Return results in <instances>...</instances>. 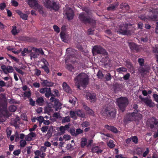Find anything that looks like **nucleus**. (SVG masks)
<instances>
[{"instance_id":"f257e3e1","label":"nucleus","mask_w":158,"mask_h":158,"mask_svg":"<svg viewBox=\"0 0 158 158\" xmlns=\"http://www.w3.org/2000/svg\"><path fill=\"white\" fill-rule=\"evenodd\" d=\"M89 80L87 75L83 73H80L74 78L75 85L79 89H80L81 86L84 87L88 85Z\"/></svg>"},{"instance_id":"f03ea898","label":"nucleus","mask_w":158,"mask_h":158,"mask_svg":"<svg viewBox=\"0 0 158 158\" xmlns=\"http://www.w3.org/2000/svg\"><path fill=\"white\" fill-rule=\"evenodd\" d=\"M102 113L107 118L113 119L116 117V110L114 108L106 106L102 110Z\"/></svg>"},{"instance_id":"7ed1b4c3","label":"nucleus","mask_w":158,"mask_h":158,"mask_svg":"<svg viewBox=\"0 0 158 158\" xmlns=\"http://www.w3.org/2000/svg\"><path fill=\"white\" fill-rule=\"evenodd\" d=\"M117 105L120 110L123 112L128 104V99L126 97H121L117 99Z\"/></svg>"},{"instance_id":"20e7f679","label":"nucleus","mask_w":158,"mask_h":158,"mask_svg":"<svg viewBox=\"0 0 158 158\" xmlns=\"http://www.w3.org/2000/svg\"><path fill=\"white\" fill-rule=\"evenodd\" d=\"M44 6L50 9L55 11H57L59 9L58 2L51 0H42Z\"/></svg>"},{"instance_id":"39448f33","label":"nucleus","mask_w":158,"mask_h":158,"mask_svg":"<svg viewBox=\"0 0 158 158\" xmlns=\"http://www.w3.org/2000/svg\"><path fill=\"white\" fill-rule=\"evenodd\" d=\"M78 18L81 22L84 24L91 23L93 21L89 14L84 12H82L79 14Z\"/></svg>"},{"instance_id":"423d86ee","label":"nucleus","mask_w":158,"mask_h":158,"mask_svg":"<svg viewBox=\"0 0 158 158\" xmlns=\"http://www.w3.org/2000/svg\"><path fill=\"white\" fill-rule=\"evenodd\" d=\"M92 52L94 54H102L104 56L107 55L108 53L102 47L97 45L95 46L92 49Z\"/></svg>"},{"instance_id":"0eeeda50","label":"nucleus","mask_w":158,"mask_h":158,"mask_svg":"<svg viewBox=\"0 0 158 158\" xmlns=\"http://www.w3.org/2000/svg\"><path fill=\"white\" fill-rule=\"evenodd\" d=\"M148 125L151 129L158 128V120L154 117L150 118L148 121Z\"/></svg>"},{"instance_id":"6e6552de","label":"nucleus","mask_w":158,"mask_h":158,"mask_svg":"<svg viewBox=\"0 0 158 158\" xmlns=\"http://www.w3.org/2000/svg\"><path fill=\"white\" fill-rule=\"evenodd\" d=\"M40 93L42 94H45V96L48 98L51 95L52 91L50 88H44L40 89L39 91Z\"/></svg>"},{"instance_id":"1a4fd4ad","label":"nucleus","mask_w":158,"mask_h":158,"mask_svg":"<svg viewBox=\"0 0 158 158\" xmlns=\"http://www.w3.org/2000/svg\"><path fill=\"white\" fill-rule=\"evenodd\" d=\"M1 68L5 74H7L9 73H12L14 70L13 68L10 65L6 66L3 64L1 66Z\"/></svg>"},{"instance_id":"9d476101","label":"nucleus","mask_w":158,"mask_h":158,"mask_svg":"<svg viewBox=\"0 0 158 158\" xmlns=\"http://www.w3.org/2000/svg\"><path fill=\"white\" fill-rule=\"evenodd\" d=\"M150 12L152 14L149 16V18L152 21H156L158 17V9H152Z\"/></svg>"},{"instance_id":"9b49d317","label":"nucleus","mask_w":158,"mask_h":158,"mask_svg":"<svg viewBox=\"0 0 158 158\" xmlns=\"http://www.w3.org/2000/svg\"><path fill=\"white\" fill-rule=\"evenodd\" d=\"M136 116V114H135V112L128 113L124 118V121L127 122L129 121H132L134 119L135 117Z\"/></svg>"},{"instance_id":"f8f14e48","label":"nucleus","mask_w":158,"mask_h":158,"mask_svg":"<svg viewBox=\"0 0 158 158\" xmlns=\"http://www.w3.org/2000/svg\"><path fill=\"white\" fill-rule=\"evenodd\" d=\"M83 132V130L80 128L77 129L76 131L74 128L70 129V132L71 135L75 137H77L79 135L82 133Z\"/></svg>"},{"instance_id":"ddd939ff","label":"nucleus","mask_w":158,"mask_h":158,"mask_svg":"<svg viewBox=\"0 0 158 158\" xmlns=\"http://www.w3.org/2000/svg\"><path fill=\"white\" fill-rule=\"evenodd\" d=\"M86 97L87 98L90 100L91 102H94L97 100L96 95L94 93H87Z\"/></svg>"},{"instance_id":"4468645a","label":"nucleus","mask_w":158,"mask_h":158,"mask_svg":"<svg viewBox=\"0 0 158 158\" xmlns=\"http://www.w3.org/2000/svg\"><path fill=\"white\" fill-rule=\"evenodd\" d=\"M68 20H72L73 18L74 14L73 11L71 8H69L65 13Z\"/></svg>"},{"instance_id":"2eb2a0df","label":"nucleus","mask_w":158,"mask_h":158,"mask_svg":"<svg viewBox=\"0 0 158 158\" xmlns=\"http://www.w3.org/2000/svg\"><path fill=\"white\" fill-rule=\"evenodd\" d=\"M16 12L22 19L25 20H27L28 17V14L23 13L22 11L19 10H17L16 11Z\"/></svg>"},{"instance_id":"dca6fc26","label":"nucleus","mask_w":158,"mask_h":158,"mask_svg":"<svg viewBox=\"0 0 158 158\" xmlns=\"http://www.w3.org/2000/svg\"><path fill=\"white\" fill-rule=\"evenodd\" d=\"M128 46L131 51L135 50L138 52L139 49L138 45L133 42H128Z\"/></svg>"},{"instance_id":"f3484780","label":"nucleus","mask_w":158,"mask_h":158,"mask_svg":"<svg viewBox=\"0 0 158 158\" xmlns=\"http://www.w3.org/2000/svg\"><path fill=\"white\" fill-rule=\"evenodd\" d=\"M127 26H123L120 27L118 31V33L122 35H127L128 34V32L127 30Z\"/></svg>"},{"instance_id":"a211bd4d","label":"nucleus","mask_w":158,"mask_h":158,"mask_svg":"<svg viewBox=\"0 0 158 158\" xmlns=\"http://www.w3.org/2000/svg\"><path fill=\"white\" fill-rule=\"evenodd\" d=\"M119 4L118 2H115L114 3L110 4L109 6L107 8V10L108 11L114 10H116V8L118 6Z\"/></svg>"},{"instance_id":"6ab92c4d","label":"nucleus","mask_w":158,"mask_h":158,"mask_svg":"<svg viewBox=\"0 0 158 158\" xmlns=\"http://www.w3.org/2000/svg\"><path fill=\"white\" fill-rule=\"evenodd\" d=\"M41 83L43 86L51 87L53 85L54 83L47 80H41Z\"/></svg>"},{"instance_id":"aec40b11","label":"nucleus","mask_w":158,"mask_h":158,"mask_svg":"<svg viewBox=\"0 0 158 158\" xmlns=\"http://www.w3.org/2000/svg\"><path fill=\"white\" fill-rule=\"evenodd\" d=\"M7 102L6 101H3L0 103V113H2L3 111L7 110Z\"/></svg>"},{"instance_id":"412c9836","label":"nucleus","mask_w":158,"mask_h":158,"mask_svg":"<svg viewBox=\"0 0 158 158\" xmlns=\"http://www.w3.org/2000/svg\"><path fill=\"white\" fill-rule=\"evenodd\" d=\"M53 102L54 103V106L56 111H57L58 109H61V104L60 102L59 99H56Z\"/></svg>"},{"instance_id":"4be33fe9","label":"nucleus","mask_w":158,"mask_h":158,"mask_svg":"<svg viewBox=\"0 0 158 158\" xmlns=\"http://www.w3.org/2000/svg\"><path fill=\"white\" fill-rule=\"evenodd\" d=\"M93 153H96L98 154L102 153L103 150L99 146H95L92 148V149Z\"/></svg>"},{"instance_id":"5701e85b","label":"nucleus","mask_w":158,"mask_h":158,"mask_svg":"<svg viewBox=\"0 0 158 158\" xmlns=\"http://www.w3.org/2000/svg\"><path fill=\"white\" fill-rule=\"evenodd\" d=\"M105 128L114 133H117L118 131L117 129L115 127L112 126H109L108 125H106L105 126Z\"/></svg>"},{"instance_id":"b1692460","label":"nucleus","mask_w":158,"mask_h":158,"mask_svg":"<svg viewBox=\"0 0 158 158\" xmlns=\"http://www.w3.org/2000/svg\"><path fill=\"white\" fill-rule=\"evenodd\" d=\"M62 86L64 90L67 93H70L71 90L69 86L66 83L64 82L62 84Z\"/></svg>"},{"instance_id":"393cba45","label":"nucleus","mask_w":158,"mask_h":158,"mask_svg":"<svg viewBox=\"0 0 158 158\" xmlns=\"http://www.w3.org/2000/svg\"><path fill=\"white\" fill-rule=\"evenodd\" d=\"M140 98L148 106L150 107H152V101L151 100L148 99L147 98H141L140 97Z\"/></svg>"},{"instance_id":"a878e982","label":"nucleus","mask_w":158,"mask_h":158,"mask_svg":"<svg viewBox=\"0 0 158 158\" xmlns=\"http://www.w3.org/2000/svg\"><path fill=\"white\" fill-rule=\"evenodd\" d=\"M22 55L23 56H25L26 55V54H30L31 57L32 50H29L27 48H24L23 50L21 52Z\"/></svg>"},{"instance_id":"bb28decb","label":"nucleus","mask_w":158,"mask_h":158,"mask_svg":"<svg viewBox=\"0 0 158 158\" xmlns=\"http://www.w3.org/2000/svg\"><path fill=\"white\" fill-rule=\"evenodd\" d=\"M83 106L85 110L87 112V113L88 114L94 116V112L92 109L85 105H84Z\"/></svg>"},{"instance_id":"cd10ccee","label":"nucleus","mask_w":158,"mask_h":158,"mask_svg":"<svg viewBox=\"0 0 158 158\" xmlns=\"http://www.w3.org/2000/svg\"><path fill=\"white\" fill-rule=\"evenodd\" d=\"M66 52L69 55H73L74 54H75L76 51L74 49L69 48L66 49Z\"/></svg>"},{"instance_id":"c85d7f7f","label":"nucleus","mask_w":158,"mask_h":158,"mask_svg":"<svg viewBox=\"0 0 158 158\" xmlns=\"http://www.w3.org/2000/svg\"><path fill=\"white\" fill-rule=\"evenodd\" d=\"M76 115L78 117L83 118L85 116V114L84 112L80 110H76Z\"/></svg>"},{"instance_id":"c756f323","label":"nucleus","mask_w":158,"mask_h":158,"mask_svg":"<svg viewBox=\"0 0 158 158\" xmlns=\"http://www.w3.org/2000/svg\"><path fill=\"white\" fill-rule=\"evenodd\" d=\"M87 139L86 138H82L81 139V147L83 148L85 146H87Z\"/></svg>"},{"instance_id":"7c9ffc66","label":"nucleus","mask_w":158,"mask_h":158,"mask_svg":"<svg viewBox=\"0 0 158 158\" xmlns=\"http://www.w3.org/2000/svg\"><path fill=\"white\" fill-rule=\"evenodd\" d=\"M12 28L11 32L13 35H15L19 32V30L17 29V27L15 25L13 26Z\"/></svg>"},{"instance_id":"2f4dec72","label":"nucleus","mask_w":158,"mask_h":158,"mask_svg":"<svg viewBox=\"0 0 158 158\" xmlns=\"http://www.w3.org/2000/svg\"><path fill=\"white\" fill-rule=\"evenodd\" d=\"M60 35L62 40L64 42H66L67 40L66 39V35L65 33L61 31L60 33Z\"/></svg>"},{"instance_id":"473e14b6","label":"nucleus","mask_w":158,"mask_h":158,"mask_svg":"<svg viewBox=\"0 0 158 158\" xmlns=\"http://www.w3.org/2000/svg\"><path fill=\"white\" fill-rule=\"evenodd\" d=\"M121 85L116 83L113 85V88L115 91H118L121 89Z\"/></svg>"},{"instance_id":"72a5a7b5","label":"nucleus","mask_w":158,"mask_h":158,"mask_svg":"<svg viewBox=\"0 0 158 158\" xmlns=\"http://www.w3.org/2000/svg\"><path fill=\"white\" fill-rule=\"evenodd\" d=\"M76 114V111H74L71 110L69 112V115L70 117L73 118L74 120H76L77 118Z\"/></svg>"},{"instance_id":"f704fd0d","label":"nucleus","mask_w":158,"mask_h":158,"mask_svg":"<svg viewBox=\"0 0 158 158\" xmlns=\"http://www.w3.org/2000/svg\"><path fill=\"white\" fill-rule=\"evenodd\" d=\"M70 117L69 116H67L63 117L62 119L61 122L62 123H69L70 121Z\"/></svg>"},{"instance_id":"c9c22d12","label":"nucleus","mask_w":158,"mask_h":158,"mask_svg":"<svg viewBox=\"0 0 158 158\" xmlns=\"http://www.w3.org/2000/svg\"><path fill=\"white\" fill-rule=\"evenodd\" d=\"M32 49L35 52H38L39 53L42 55H44V52L41 48L38 49L37 48L33 47L32 48Z\"/></svg>"},{"instance_id":"e433bc0d","label":"nucleus","mask_w":158,"mask_h":158,"mask_svg":"<svg viewBox=\"0 0 158 158\" xmlns=\"http://www.w3.org/2000/svg\"><path fill=\"white\" fill-rule=\"evenodd\" d=\"M108 146L111 148H114L115 146L113 140H110L107 143Z\"/></svg>"},{"instance_id":"4c0bfd02","label":"nucleus","mask_w":158,"mask_h":158,"mask_svg":"<svg viewBox=\"0 0 158 158\" xmlns=\"http://www.w3.org/2000/svg\"><path fill=\"white\" fill-rule=\"evenodd\" d=\"M132 141L135 144H137L138 143V139L136 136H132L131 137Z\"/></svg>"},{"instance_id":"58836bf2","label":"nucleus","mask_w":158,"mask_h":158,"mask_svg":"<svg viewBox=\"0 0 158 158\" xmlns=\"http://www.w3.org/2000/svg\"><path fill=\"white\" fill-rule=\"evenodd\" d=\"M44 101V99L42 97H40L37 99L36 102L38 104L40 105V104L43 103Z\"/></svg>"},{"instance_id":"ea45409f","label":"nucleus","mask_w":158,"mask_h":158,"mask_svg":"<svg viewBox=\"0 0 158 158\" xmlns=\"http://www.w3.org/2000/svg\"><path fill=\"white\" fill-rule=\"evenodd\" d=\"M90 123L87 121L84 122L81 124V125L83 127H87L90 126Z\"/></svg>"},{"instance_id":"a19ab883","label":"nucleus","mask_w":158,"mask_h":158,"mask_svg":"<svg viewBox=\"0 0 158 158\" xmlns=\"http://www.w3.org/2000/svg\"><path fill=\"white\" fill-rule=\"evenodd\" d=\"M17 107L14 105H11L9 107V110L11 112H14L15 111Z\"/></svg>"},{"instance_id":"79ce46f5","label":"nucleus","mask_w":158,"mask_h":158,"mask_svg":"<svg viewBox=\"0 0 158 158\" xmlns=\"http://www.w3.org/2000/svg\"><path fill=\"white\" fill-rule=\"evenodd\" d=\"M117 72L119 73H121L122 72H126L127 69L125 67H120L116 69Z\"/></svg>"},{"instance_id":"37998d69","label":"nucleus","mask_w":158,"mask_h":158,"mask_svg":"<svg viewBox=\"0 0 158 158\" xmlns=\"http://www.w3.org/2000/svg\"><path fill=\"white\" fill-rule=\"evenodd\" d=\"M20 146L21 147H24L26 145V140L22 139L20 141Z\"/></svg>"},{"instance_id":"c03bdc74","label":"nucleus","mask_w":158,"mask_h":158,"mask_svg":"<svg viewBox=\"0 0 158 158\" xmlns=\"http://www.w3.org/2000/svg\"><path fill=\"white\" fill-rule=\"evenodd\" d=\"M133 108L135 109L133 112H135V114L137 113L139 111V110L138 109V106L136 104H134L133 106Z\"/></svg>"},{"instance_id":"a18cd8bd","label":"nucleus","mask_w":158,"mask_h":158,"mask_svg":"<svg viewBox=\"0 0 158 158\" xmlns=\"http://www.w3.org/2000/svg\"><path fill=\"white\" fill-rule=\"evenodd\" d=\"M13 68L17 72H18L19 73H20V74H21L22 75H23V74H24V73L20 69L17 68L15 66H14Z\"/></svg>"},{"instance_id":"49530a36","label":"nucleus","mask_w":158,"mask_h":158,"mask_svg":"<svg viewBox=\"0 0 158 158\" xmlns=\"http://www.w3.org/2000/svg\"><path fill=\"white\" fill-rule=\"evenodd\" d=\"M24 96L27 98H29L31 95V93L30 91H25L24 93Z\"/></svg>"},{"instance_id":"de8ad7c7","label":"nucleus","mask_w":158,"mask_h":158,"mask_svg":"<svg viewBox=\"0 0 158 158\" xmlns=\"http://www.w3.org/2000/svg\"><path fill=\"white\" fill-rule=\"evenodd\" d=\"M77 100L76 98L74 97L73 98H70L69 100V102L72 104L74 105L77 101Z\"/></svg>"},{"instance_id":"09e8293b","label":"nucleus","mask_w":158,"mask_h":158,"mask_svg":"<svg viewBox=\"0 0 158 158\" xmlns=\"http://www.w3.org/2000/svg\"><path fill=\"white\" fill-rule=\"evenodd\" d=\"M125 62L128 68L131 69L132 67V64L129 60H127Z\"/></svg>"},{"instance_id":"8fccbe9b","label":"nucleus","mask_w":158,"mask_h":158,"mask_svg":"<svg viewBox=\"0 0 158 158\" xmlns=\"http://www.w3.org/2000/svg\"><path fill=\"white\" fill-rule=\"evenodd\" d=\"M42 68L43 69L45 72L47 74L49 72V69L48 67L46 65H44L42 67Z\"/></svg>"},{"instance_id":"3c124183","label":"nucleus","mask_w":158,"mask_h":158,"mask_svg":"<svg viewBox=\"0 0 158 158\" xmlns=\"http://www.w3.org/2000/svg\"><path fill=\"white\" fill-rule=\"evenodd\" d=\"M152 51L154 53H158V45H156L152 47Z\"/></svg>"},{"instance_id":"603ef678","label":"nucleus","mask_w":158,"mask_h":158,"mask_svg":"<svg viewBox=\"0 0 158 158\" xmlns=\"http://www.w3.org/2000/svg\"><path fill=\"white\" fill-rule=\"evenodd\" d=\"M138 62L140 66H143L144 65V60L143 58H139L138 60Z\"/></svg>"},{"instance_id":"864d4df0","label":"nucleus","mask_w":158,"mask_h":158,"mask_svg":"<svg viewBox=\"0 0 158 158\" xmlns=\"http://www.w3.org/2000/svg\"><path fill=\"white\" fill-rule=\"evenodd\" d=\"M44 118L42 116H39L37 117V120L39 121V124H41L44 120Z\"/></svg>"},{"instance_id":"5fc2aeb1","label":"nucleus","mask_w":158,"mask_h":158,"mask_svg":"<svg viewBox=\"0 0 158 158\" xmlns=\"http://www.w3.org/2000/svg\"><path fill=\"white\" fill-rule=\"evenodd\" d=\"M11 3L12 5L14 6L17 7L19 5L18 2L15 0H11Z\"/></svg>"},{"instance_id":"6e6d98bb","label":"nucleus","mask_w":158,"mask_h":158,"mask_svg":"<svg viewBox=\"0 0 158 158\" xmlns=\"http://www.w3.org/2000/svg\"><path fill=\"white\" fill-rule=\"evenodd\" d=\"M97 76L100 78H102L103 77V74L101 71L99 70L97 74Z\"/></svg>"},{"instance_id":"4d7b16f0","label":"nucleus","mask_w":158,"mask_h":158,"mask_svg":"<svg viewBox=\"0 0 158 158\" xmlns=\"http://www.w3.org/2000/svg\"><path fill=\"white\" fill-rule=\"evenodd\" d=\"M20 153L21 150L20 149L15 150L13 152V154L16 156H18Z\"/></svg>"},{"instance_id":"13d9d810","label":"nucleus","mask_w":158,"mask_h":158,"mask_svg":"<svg viewBox=\"0 0 158 158\" xmlns=\"http://www.w3.org/2000/svg\"><path fill=\"white\" fill-rule=\"evenodd\" d=\"M54 30L57 33H59L60 31V28L57 25H54L53 26Z\"/></svg>"},{"instance_id":"bf43d9fd","label":"nucleus","mask_w":158,"mask_h":158,"mask_svg":"<svg viewBox=\"0 0 158 158\" xmlns=\"http://www.w3.org/2000/svg\"><path fill=\"white\" fill-rule=\"evenodd\" d=\"M149 152V150L148 148H146V151L143 153V156L145 157L148 154Z\"/></svg>"},{"instance_id":"052dcab7","label":"nucleus","mask_w":158,"mask_h":158,"mask_svg":"<svg viewBox=\"0 0 158 158\" xmlns=\"http://www.w3.org/2000/svg\"><path fill=\"white\" fill-rule=\"evenodd\" d=\"M66 69L70 71H71L74 69L73 67L71 64H68L66 65Z\"/></svg>"},{"instance_id":"680f3d73","label":"nucleus","mask_w":158,"mask_h":158,"mask_svg":"<svg viewBox=\"0 0 158 158\" xmlns=\"http://www.w3.org/2000/svg\"><path fill=\"white\" fill-rule=\"evenodd\" d=\"M51 98H50V100L52 102H53L54 100L56 99L55 97L56 96L55 95L51 93V95H50Z\"/></svg>"},{"instance_id":"e2e57ef3","label":"nucleus","mask_w":158,"mask_h":158,"mask_svg":"<svg viewBox=\"0 0 158 158\" xmlns=\"http://www.w3.org/2000/svg\"><path fill=\"white\" fill-rule=\"evenodd\" d=\"M66 148L68 150H70L73 149V146L70 143H69L67 145Z\"/></svg>"},{"instance_id":"0e129e2a","label":"nucleus","mask_w":158,"mask_h":158,"mask_svg":"<svg viewBox=\"0 0 158 158\" xmlns=\"http://www.w3.org/2000/svg\"><path fill=\"white\" fill-rule=\"evenodd\" d=\"M48 129V127L47 126H43L41 128V131L43 132H45L47 131Z\"/></svg>"},{"instance_id":"69168bd1","label":"nucleus","mask_w":158,"mask_h":158,"mask_svg":"<svg viewBox=\"0 0 158 158\" xmlns=\"http://www.w3.org/2000/svg\"><path fill=\"white\" fill-rule=\"evenodd\" d=\"M29 104L32 106H35V102L33 101L32 98H30L29 99Z\"/></svg>"},{"instance_id":"338daca9","label":"nucleus","mask_w":158,"mask_h":158,"mask_svg":"<svg viewBox=\"0 0 158 158\" xmlns=\"http://www.w3.org/2000/svg\"><path fill=\"white\" fill-rule=\"evenodd\" d=\"M25 139L26 141H31L32 139L30 135H29V134L26 135L25 136Z\"/></svg>"},{"instance_id":"774afa93","label":"nucleus","mask_w":158,"mask_h":158,"mask_svg":"<svg viewBox=\"0 0 158 158\" xmlns=\"http://www.w3.org/2000/svg\"><path fill=\"white\" fill-rule=\"evenodd\" d=\"M94 30L93 28H90L88 30V35H92L94 34Z\"/></svg>"}]
</instances>
